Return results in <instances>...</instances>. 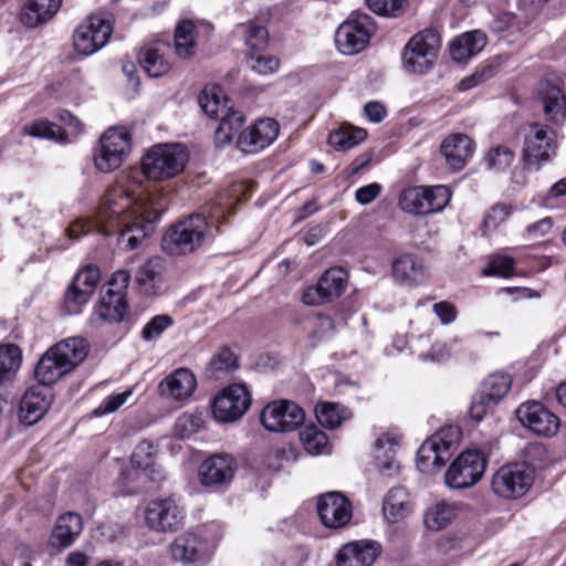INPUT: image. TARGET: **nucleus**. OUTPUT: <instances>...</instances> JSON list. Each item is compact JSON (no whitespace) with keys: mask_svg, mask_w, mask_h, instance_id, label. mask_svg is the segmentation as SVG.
<instances>
[{"mask_svg":"<svg viewBox=\"0 0 566 566\" xmlns=\"http://www.w3.org/2000/svg\"><path fill=\"white\" fill-rule=\"evenodd\" d=\"M166 210V203L150 195H135L123 184L113 185L105 192L94 219H77L66 229L71 240L92 231L105 235L118 233V241L127 249L151 234L155 223Z\"/></svg>","mask_w":566,"mask_h":566,"instance_id":"f257e3e1","label":"nucleus"},{"mask_svg":"<svg viewBox=\"0 0 566 566\" xmlns=\"http://www.w3.org/2000/svg\"><path fill=\"white\" fill-rule=\"evenodd\" d=\"M211 235L207 218L190 214L171 226L163 237V250L170 255H186L199 249Z\"/></svg>","mask_w":566,"mask_h":566,"instance_id":"f03ea898","label":"nucleus"},{"mask_svg":"<svg viewBox=\"0 0 566 566\" xmlns=\"http://www.w3.org/2000/svg\"><path fill=\"white\" fill-rule=\"evenodd\" d=\"M188 161V153L180 144L153 146L142 159L144 175L155 181H163L179 175Z\"/></svg>","mask_w":566,"mask_h":566,"instance_id":"7ed1b4c3","label":"nucleus"},{"mask_svg":"<svg viewBox=\"0 0 566 566\" xmlns=\"http://www.w3.org/2000/svg\"><path fill=\"white\" fill-rule=\"evenodd\" d=\"M459 438L460 430L457 427H448L427 439L417 452L418 470L426 474H433L444 467Z\"/></svg>","mask_w":566,"mask_h":566,"instance_id":"20e7f679","label":"nucleus"},{"mask_svg":"<svg viewBox=\"0 0 566 566\" xmlns=\"http://www.w3.org/2000/svg\"><path fill=\"white\" fill-rule=\"evenodd\" d=\"M440 48L441 40L436 30L419 31L405 45L402 53L405 69L415 74L427 73L433 67Z\"/></svg>","mask_w":566,"mask_h":566,"instance_id":"39448f33","label":"nucleus"},{"mask_svg":"<svg viewBox=\"0 0 566 566\" xmlns=\"http://www.w3.org/2000/svg\"><path fill=\"white\" fill-rule=\"evenodd\" d=\"M451 195L444 185L408 187L399 196V207L416 216L438 213L448 206Z\"/></svg>","mask_w":566,"mask_h":566,"instance_id":"423d86ee","label":"nucleus"},{"mask_svg":"<svg viewBox=\"0 0 566 566\" xmlns=\"http://www.w3.org/2000/svg\"><path fill=\"white\" fill-rule=\"evenodd\" d=\"M132 149V137L127 129L108 128L94 149V165L101 172H111L122 166Z\"/></svg>","mask_w":566,"mask_h":566,"instance_id":"0eeeda50","label":"nucleus"},{"mask_svg":"<svg viewBox=\"0 0 566 566\" xmlns=\"http://www.w3.org/2000/svg\"><path fill=\"white\" fill-rule=\"evenodd\" d=\"M534 470L526 463L502 465L492 476L491 486L500 497L511 500L523 496L532 486Z\"/></svg>","mask_w":566,"mask_h":566,"instance_id":"6e6552de","label":"nucleus"},{"mask_svg":"<svg viewBox=\"0 0 566 566\" xmlns=\"http://www.w3.org/2000/svg\"><path fill=\"white\" fill-rule=\"evenodd\" d=\"M488 460L480 450L461 452L446 472L444 481L450 489H467L483 476Z\"/></svg>","mask_w":566,"mask_h":566,"instance_id":"1a4fd4ad","label":"nucleus"},{"mask_svg":"<svg viewBox=\"0 0 566 566\" xmlns=\"http://www.w3.org/2000/svg\"><path fill=\"white\" fill-rule=\"evenodd\" d=\"M556 153V134L547 125L533 123L524 135L522 158L526 166L539 169Z\"/></svg>","mask_w":566,"mask_h":566,"instance_id":"9d476101","label":"nucleus"},{"mask_svg":"<svg viewBox=\"0 0 566 566\" xmlns=\"http://www.w3.org/2000/svg\"><path fill=\"white\" fill-rule=\"evenodd\" d=\"M374 31L371 18L367 14L352 15L335 33V44L340 53L353 55L366 48Z\"/></svg>","mask_w":566,"mask_h":566,"instance_id":"9b49d317","label":"nucleus"},{"mask_svg":"<svg viewBox=\"0 0 566 566\" xmlns=\"http://www.w3.org/2000/svg\"><path fill=\"white\" fill-rule=\"evenodd\" d=\"M260 419L270 432H290L303 424L305 412L291 400H274L262 409Z\"/></svg>","mask_w":566,"mask_h":566,"instance_id":"f8f14e48","label":"nucleus"},{"mask_svg":"<svg viewBox=\"0 0 566 566\" xmlns=\"http://www.w3.org/2000/svg\"><path fill=\"white\" fill-rule=\"evenodd\" d=\"M112 33L113 24L108 18L91 15L76 29L73 35L74 48L83 55L93 54L106 45Z\"/></svg>","mask_w":566,"mask_h":566,"instance_id":"ddd939ff","label":"nucleus"},{"mask_svg":"<svg viewBox=\"0 0 566 566\" xmlns=\"http://www.w3.org/2000/svg\"><path fill=\"white\" fill-rule=\"evenodd\" d=\"M251 405V394L242 384H232L213 399L212 413L219 422H233L242 418Z\"/></svg>","mask_w":566,"mask_h":566,"instance_id":"4468645a","label":"nucleus"},{"mask_svg":"<svg viewBox=\"0 0 566 566\" xmlns=\"http://www.w3.org/2000/svg\"><path fill=\"white\" fill-rule=\"evenodd\" d=\"M521 424L538 437L549 438L557 433L559 418L538 401H525L516 409Z\"/></svg>","mask_w":566,"mask_h":566,"instance_id":"2eb2a0df","label":"nucleus"},{"mask_svg":"<svg viewBox=\"0 0 566 566\" xmlns=\"http://www.w3.org/2000/svg\"><path fill=\"white\" fill-rule=\"evenodd\" d=\"M346 283V271L342 268H331L323 273L316 285L304 291L302 301L310 306L331 303L344 293Z\"/></svg>","mask_w":566,"mask_h":566,"instance_id":"dca6fc26","label":"nucleus"},{"mask_svg":"<svg viewBox=\"0 0 566 566\" xmlns=\"http://www.w3.org/2000/svg\"><path fill=\"white\" fill-rule=\"evenodd\" d=\"M184 516V509L175 497L154 500L145 511L146 524L156 532L176 530L182 523Z\"/></svg>","mask_w":566,"mask_h":566,"instance_id":"f3484780","label":"nucleus"},{"mask_svg":"<svg viewBox=\"0 0 566 566\" xmlns=\"http://www.w3.org/2000/svg\"><path fill=\"white\" fill-rule=\"evenodd\" d=\"M99 269L86 265L77 272L72 284L65 293L64 304L67 314H77L86 304L99 282Z\"/></svg>","mask_w":566,"mask_h":566,"instance_id":"a211bd4d","label":"nucleus"},{"mask_svg":"<svg viewBox=\"0 0 566 566\" xmlns=\"http://www.w3.org/2000/svg\"><path fill=\"white\" fill-rule=\"evenodd\" d=\"M317 513L325 527L337 530L350 522L353 507L347 497L340 492L333 491L318 497Z\"/></svg>","mask_w":566,"mask_h":566,"instance_id":"6ab92c4d","label":"nucleus"},{"mask_svg":"<svg viewBox=\"0 0 566 566\" xmlns=\"http://www.w3.org/2000/svg\"><path fill=\"white\" fill-rule=\"evenodd\" d=\"M237 471L235 459L228 453H216L202 461L199 467V481L205 486L228 485Z\"/></svg>","mask_w":566,"mask_h":566,"instance_id":"aec40b11","label":"nucleus"},{"mask_svg":"<svg viewBox=\"0 0 566 566\" xmlns=\"http://www.w3.org/2000/svg\"><path fill=\"white\" fill-rule=\"evenodd\" d=\"M211 551L212 545L195 533L181 534L170 545L172 557L185 564H203Z\"/></svg>","mask_w":566,"mask_h":566,"instance_id":"412c9836","label":"nucleus"},{"mask_svg":"<svg viewBox=\"0 0 566 566\" xmlns=\"http://www.w3.org/2000/svg\"><path fill=\"white\" fill-rule=\"evenodd\" d=\"M279 134V124L272 118L256 122L249 129L241 132L238 147L247 154L258 153L271 145Z\"/></svg>","mask_w":566,"mask_h":566,"instance_id":"4be33fe9","label":"nucleus"},{"mask_svg":"<svg viewBox=\"0 0 566 566\" xmlns=\"http://www.w3.org/2000/svg\"><path fill=\"white\" fill-rule=\"evenodd\" d=\"M473 151V140L462 133L450 134L440 145V153L444 158L446 165L453 171L463 169Z\"/></svg>","mask_w":566,"mask_h":566,"instance_id":"5701e85b","label":"nucleus"},{"mask_svg":"<svg viewBox=\"0 0 566 566\" xmlns=\"http://www.w3.org/2000/svg\"><path fill=\"white\" fill-rule=\"evenodd\" d=\"M537 97L548 120L560 124L566 119V96L557 83L547 78L539 81Z\"/></svg>","mask_w":566,"mask_h":566,"instance_id":"b1692460","label":"nucleus"},{"mask_svg":"<svg viewBox=\"0 0 566 566\" xmlns=\"http://www.w3.org/2000/svg\"><path fill=\"white\" fill-rule=\"evenodd\" d=\"M196 387L195 375L187 368H178L159 382L158 390L167 399L185 401L193 394Z\"/></svg>","mask_w":566,"mask_h":566,"instance_id":"393cba45","label":"nucleus"},{"mask_svg":"<svg viewBox=\"0 0 566 566\" xmlns=\"http://www.w3.org/2000/svg\"><path fill=\"white\" fill-rule=\"evenodd\" d=\"M52 402L51 391L46 387H32L20 401V419L28 426L38 422L49 410Z\"/></svg>","mask_w":566,"mask_h":566,"instance_id":"a878e982","label":"nucleus"},{"mask_svg":"<svg viewBox=\"0 0 566 566\" xmlns=\"http://www.w3.org/2000/svg\"><path fill=\"white\" fill-rule=\"evenodd\" d=\"M380 553L373 541H356L342 546L337 554V566H371Z\"/></svg>","mask_w":566,"mask_h":566,"instance_id":"bb28decb","label":"nucleus"},{"mask_svg":"<svg viewBox=\"0 0 566 566\" xmlns=\"http://www.w3.org/2000/svg\"><path fill=\"white\" fill-rule=\"evenodd\" d=\"M394 279L407 286H417L428 277V270L423 260L416 254L406 253L392 262L391 265Z\"/></svg>","mask_w":566,"mask_h":566,"instance_id":"cd10ccee","label":"nucleus"},{"mask_svg":"<svg viewBox=\"0 0 566 566\" xmlns=\"http://www.w3.org/2000/svg\"><path fill=\"white\" fill-rule=\"evenodd\" d=\"M382 515L388 523H398L407 518L413 511L409 492L401 486L391 488L382 500Z\"/></svg>","mask_w":566,"mask_h":566,"instance_id":"c85d7f7f","label":"nucleus"},{"mask_svg":"<svg viewBox=\"0 0 566 566\" xmlns=\"http://www.w3.org/2000/svg\"><path fill=\"white\" fill-rule=\"evenodd\" d=\"M169 51L170 46L165 42L145 45L138 55L139 64L149 76L159 77L171 67L170 61L166 56Z\"/></svg>","mask_w":566,"mask_h":566,"instance_id":"c756f323","label":"nucleus"},{"mask_svg":"<svg viewBox=\"0 0 566 566\" xmlns=\"http://www.w3.org/2000/svg\"><path fill=\"white\" fill-rule=\"evenodd\" d=\"M135 279L139 290L145 295H159L165 289L164 262L159 258L147 260L137 270Z\"/></svg>","mask_w":566,"mask_h":566,"instance_id":"7c9ffc66","label":"nucleus"},{"mask_svg":"<svg viewBox=\"0 0 566 566\" xmlns=\"http://www.w3.org/2000/svg\"><path fill=\"white\" fill-rule=\"evenodd\" d=\"M69 117L70 123L67 129L62 128L55 123L39 119L34 120L30 125L24 126V132L33 137L65 143L67 142L69 134H80L83 130L80 119L74 118L72 115H69Z\"/></svg>","mask_w":566,"mask_h":566,"instance_id":"2f4dec72","label":"nucleus"},{"mask_svg":"<svg viewBox=\"0 0 566 566\" xmlns=\"http://www.w3.org/2000/svg\"><path fill=\"white\" fill-rule=\"evenodd\" d=\"M399 446V439L391 433H382L375 442L376 461L381 474L395 476L399 473V463L395 460V452Z\"/></svg>","mask_w":566,"mask_h":566,"instance_id":"473e14b6","label":"nucleus"},{"mask_svg":"<svg viewBox=\"0 0 566 566\" xmlns=\"http://www.w3.org/2000/svg\"><path fill=\"white\" fill-rule=\"evenodd\" d=\"M126 313V302L119 294H103L90 318L92 326L120 322Z\"/></svg>","mask_w":566,"mask_h":566,"instance_id":"72a5a7b5","label":"nucleus"},{"mask_svg":"<svg viewBox=\"0 0 566 566\" xmlns=\"http://www.w3.org/2000/svg\"><path fill=\"white\" fill-rule=\"evenodd\" d=\"M82 530V517L76 513H65L57 520L50 537V544L61 549L66 548L73 544Z\"/></svg>","mask_w":566,"mask_h":566,"instance_id":"f704fd0d","label":"nucleus"},{"mask_svg":"<svg viewBox=\"0 0 566 566\" xmlns=\"http://www.w3.org/2000/svg\"><path fill=\"white\" fill-rule=\"evenodd\" d=\"M486 45V34L480 30L465 32L457 36L450 46V54L457 62H465L480 53Z\"/></svg>","mask_w":566,"mask_h":566,"instance_id":"c9c22d12","label":"nucleus"},{"mask_svg":"<svg viewBox=\"0 0 566 566\" xmlns=\"http://www.w3.org/2000/svg\"><path fill=\"white\" fill-rule=\"evenodd\" d=\"M132 464L142 470L153 482L164 480V471L156 462V448L149 441L138 443L132 454Z\"/></svg>","mask_w":566,"mask_h":566,"instance_id":"e433bc0d","label":"nucleus"},{"mask_svg":"<svg viewBox=\"0 0 566 566\" xmlns=\"http://www.w3.org/2000/svg\"><path fill=\"white\" fill-rule=\"evenodd\" d=\"M67 373H70L69 369L52 347H50L40 358L34 371L36 380L46 388L50 385L55 384Z\"/></svg>","mask_w":566,"mask_h":566,"instance_id":"4c0bfd02","label":"nucleus"},{"mask_svg":"<svg viewBox=\"0 0 566 566\" xmlns=\"http://www.w3.org/2000/svg\"><path fill=\"white\" fill-rule=\"evenodd\" d=\"M55 354L71 371L87 356L88 343L83 337H69L52 346Z\"/></svg>","mask_w":566,"mask_h":566,"instance_id":"58836bf2","label":"nucleus"},{"mask_svg":"<svg viewBox=\"0 0 566 566\" xmlns=\"http://www.w3.org/2000/svg\"><path fill=\"white\" fill-rule=\"evenodd\" d=\"M62 0H31L22 10L21 21L29 28L50 20L60 9Z\"/></svg>","mask_w":566,"mask_h":566,"instance_id":"ea45409f","label":"nucleus"},{"mask_svg":"<svg viewBox=\"0 0 566 566\" xmlns=\"http://www.w3.org/2000/svg\"><path fill=\"white\" fill-rule=\"evenodd\" d=\"M228 102L222 90L214 85L206 86L198 97L200 108L211 118L222 116L227 111H230L231 107L228 106Z\"/></svg>","mask_w":566,"mask_h":566,"instance_id":"a19ab883","label":"nucleus"},{"mask_svg":"<svg viewBox=\"0 0 566 566\" xmlns=\"http://www.w3.org/2000/svg\"><path fill=\"white\" fill-rule=\"evenodd\" d=\"M196 25L191 20L180 21L175 30V53L178 57L187 60L196 54Z\"/></svg>","mask_w":566,"mask_h":566,"instance_id":"79ce46f5","label":"nucleus"},{"mask_svg":"<svg viewBox=\"0 0 566 566\" xmlns=\"http://www.w3.org/2000/svg\"><path fill=\"white\" fill-rule=\"evenodd\" d=\"M245 122L244 115L241 112L227 111L224 115L221 116V122L216 129L214 140L218 146H227L230 145L234 138V136H239V133Z\"/></svg>","mask_w":566,"mask_h":566,"instance_id":"37998d69","label":"nucleus"},{"mask_svg":"<svg viewBox=\"0 0 566 566\" xmlns=\"http://www.w3.org/2000/svg\"><path fill=\"white\" fill-rule=\"evenodd\" d=\"M457 513L458 509L454 503L438 502L426 511L423 522L427 528L440 531L451 523Z\"/></svg>","mask_w":566,"mask_h":566,"instance_id":"c03bdc74","label":"nucleus"},{"mask_svg":"<svg viewBox=\"0 0 566 566\" xmlns=\"http://www.w3.org/2000/svg\"><path fill=\"white\" fill-rule=\"evenodd\" d=\"M239 367L238 357L229 348L216 353L206 367V376L210 379H222Z\"/></svg>","mask_w":566,"mask_h":566,"instance_id":"a18cd8bd","label":"nucleus"},{"mask_svg":"<svg viewBox=\"0 0 566 566\" xmlns=\"http://www.w3.org/2000/svg\"><path fill=\"white\" fill-rule=\"evenodd\" d=\"M367 133L363 128L353 126H342L337 130L329 134L328 143L336 150H348L363 140H365Z\"/></svg>","mask_w":566,"mask_h":566,"instance_id":"49530a36","label":"nucleus"},{"mask_svg":"<svg viewBox=\"0 0 566 566\" xmlns=\"http://www.w3.org/2000/svg\"><path fill=\"white\" fill-rule=\"evenodd\" d=\"M245 190L247 186L243 182H239L233 185L231 190H226L220 193L207 208L210 219L218 221L220 217H223L226 211L232 207L233 202L240 200L239 192L245 195Z\"/></svg>","mask_w":566,"mask_h":566,"instance_id":"de8ad7c7","label":"nucleus"},{"mask_svg":"<svg viewBox=\"0 0 566 566\" xmlns=\"http://www.w3.org/2000/svg\"><path fill=\"white\" fill-rule=\"evenodd\" d=\"M512 379L507 374L494 373L483 382L481 394L493 405H496L510 390Z\"/></svg>","mask_w":566,"mask_h":566,"instance_id":"09e8293b","label":"nucleus"},{"mask_svg":"<svg viewBox=\"0 0 566 566\" xmlns=\"http://www.w3.org/2000/svg\"><path fill=\"white\" fill-rule=\"evenodd\" d=\"M237 32L242 35L244 43L253 51L264 50L269 44L266 28L254 21L239 24Z\"/></svg>","mask_w":566,"mask_h":566,"instance_id":"8fccbe9b","label":"nucleus"},{"mask_svg":"<svg viewBox=\"0 0 566 566\" xmlns=\"http://www.w3.org/2000/svg\"><path fill=\"white\" fill-rule=\"evenodd\" d=\"M21 365V350L17 345L0 346V385L10 379Z\"/></svg>","mask_w":566,"mask_h":566,"instance_id":"3c124183","label":"nucleus"},{"mask_svg":"<svg viewBox=\"0 0 566 566\" xmlns=\"http://www.w3.org/2000/svg\"><path fill=\"white\" fill-rule=\"evenodd\" d=\"M347 410L333 402H323L316 406L315 413L318 422L329 429L339 427L346 418Z\"/></svg>","mask_w":566,"mask_h":566,"instance_id":"603ef678","label":"nucleus"},{"mask_svg":"<svg viewBox=\"0 0 566 566\" xmlns=\"http://www.w3.org/2000/svg\"><path fill=\"white\" fill-rule=\"evenodd\" d=\"M300 438L306 452L313 455L322 453L328 442L326 433L315 427L303 429Z\"/></svg>","mask_w":566,"mask_h":566,"instance_id":"864d4df0","label":"nucleus"},{"mask_svg":"<svg viewBox=\"0 0 566 566\" xmlns=\"http://www.w3.org/2000/svg\"><path fill=\"white\" fill-rule=\"evenodd\" d=\"M512 208L505 203H496L492 206L484 214L482 222L483 235H488L497 229L511 216Z\"/></svg>","mask_w":566,"mask_h":566,"instance_id":"5fc2aeb1","label":"nucleus"},{"mask_svg":"<svg viewBox=\"0 0 566 566\" xmlns=\"http://www.w3.org/2000/svg\"><path fill=\"white\" fill-rule=\"evenodd\" d=\"M203 424L202 413H182L176 421L175 430L180 438L185 439L198 432Z\"/></svg>","mask_w":566,"mask_h":566,"instance_id":"6e6d98bb","label":"nucleus"},{"mask_svg":"<svg viewBox=\"0 0 566 566\" xmlns=\"http://www.w3.org/2000/svg\"><path fill=\"white\" fill-rule=\"evenodd\" d=\"M514 157L513 150L506 146L499 145L489 150L485 159L489 168L502 171L513 163Z\"/></svg>","mask_w":566,"mask_h":566,"instance_id":"4d7b16f0","label":"nucleus"},{"mask_svg":"<svg viewBox=\"0 0 566 566\" xmlns=\"http://www.w3.org/2000/svg\"><path fill=\"white\" fill-rule=\"evenodd\" d=\"M133 396V389H126L123 392L107 396L94 410L95 417H102L118 410Z\"/></svg>","mask_w":566,"mask_h":566,"instance_id":"13d9d810","label":"nucleus"},{"mask_svg":"<svg viewBox=\"0 0 566 566\" xmlns=\"http://www.w3.org/2000/svg\"><path fill=\"white\" fill-rule=\"evenodd\" d=\"M174 321L169 315L154 316L143 328L142 337L146 342L158 338L164 331L172 325Z\"/></svg>","mask_w":566,"mask_h":566,"instance_id":"bf43d9fd","label":"nucleus"},{"mask_svg":"<svg viewBox=\"0 0 566 566\" xmlns=\"http://www.w3.org/2000/svg\"><path fill=\"white\" fill-rule=\"evenodd\" d=\"M248 64L254 72L261 75L274 73L280 65L279 59L270 55L251 54Z\"/></svg>","mask_w":566,"mask_h":566,"instance_id":"052dcab7","label":"nucleus"},{"mask_svg":"<svg viewBox=\"0 0 566 566\" xmlns=\"http://www.w3.org/2000/svg\"><path fill=\"white\" fill-rule=\"evenodd\" d=\"M514 270V260L510 256H496L484 269L485 275L510 276Z\"/></svg>","mask_w":566,"mask_h":566,"instance_id":"680f3d73","label":"nucleus"},{"mask_svg":"<svg viewBox=\"0 0 566 566\" xmlns=\"http://www.w3.org/2000/svg\"><path fill=\"white\" fill-rule=\"evenodd\" d=\"M405 0H366L367 7L379 15H395L401 11Z\"/></svg>","mask_w":566,"mask_h":566,"instance_id":"e2e57ef3","label":"nucleus"},{"mask_svg":"<svg viewBox=\"0 0 566 566\" xmlns=\"http://www.w3.org/2000/svg\"><path fill=\"white\" fill-rule=\"evenodd\" d=\"M334 329L333 319L327 315L319 314L314 319L312 337L316 340H324L333 335Z\"/></svg>","mask_w":566,"mask_h":566,"instance_id":"0e129e2a","label":"nucleus"},{"mask_svg":"<svg viewBox=\"0 0 566 566\" xmlns=\"http://www.w3.org/2000/svg\"><path fill=\"white\" fill-rule=\"evenodd\" d=\"M130 282V273L126 270H118L113 275L108 283L106 294H119L125 300V291Z\"/></svg>","mask_w":566,"mask_h":566,"instance_id":"69168bd1","label":"nucleus"},{"mask_svg":"<svg viewBox=\"0 0 566 566\" xmlns=\"http://www.w3.org/2000/svg\"><path fill=\"white\" fill-rule=\"evenodd\" d=\"M433 312L443 325L453 323L458 316L457 307L448 301L436 303L433 305Z\"/></svg>","mask_w":566,"mask_h":566,"instance_id":"338daca9","label":"nucleus"},{"mask_svg":"<svg viewBox=\"0 0 566 566\" xmlns=\"http://www.w3.org/2000/svg\"><path fill=\"white\" fill-rule=\"evenodd\" d=\"M553 228V220L551 218H543L526 227V233L531 239H538L545 237Z\"/></svg>","mask_w":566,"mask_h":566,"instance_id":"774afa93","label":"nucleus"}]
</instances>
